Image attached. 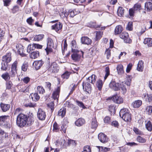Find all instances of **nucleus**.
I'll return each instance as SVG.
<instances>
[{"label":"nucleus","mask_w":152,"mask_h":152,"mask_svg":"<svg viewBox=\"0 0 152 152\" xmlns=\"http://www.w3.org/2000/svg\"><path fill=\"white\" fill-rule=\"evenodd\" d=\"M105 53L106 55L107 58H109L110 56V50L109 49H107Z\"/></svg>","instance_id":"63"},{"label":"nucleus","mask_w":152,"mask_h":152,"mask_svg":"<svg viewBox=\"0 0 152 152\" xmlns=\"http://www.w3.org/2000/svg\"><path fill=\"white\" fill-rule=\"evenodd\" d=\"M137 140L140 143H145L146 142V140L140 136H138L137 138Z\"/></svg>","instance_id":"53"},{"label":"nucleus","mask_w":152,"mask_h":152,"mask_svg":"<svg viewBox=\"0 0 152 152\" xmlns=\"http://www.w3.org/2000/svg\"><path fill=\"white\" fill-rule=\"evenodd\" d=\"M145 10L150 11L152 9V3L150 2H147L145 3Z\"/></svg>","instance_id":"31"},{"label":"nucleus","mask_w":152,"mask_h":152,"mask_svg":"<svg viewBox=\"0 0 152 152\" xmlns=\"http://www.w3.org/2000/svg\"><path fill=\"white\" fill-rule=\"evenodd\" d=\"M59 69V67L57 64L55 62L51 63V65L48 69V70L51 72L54 73L57 72Z\"/></svg>","instance_id":"5"},{"label":"nucleus","mask_w":152,"mask_h":152,"mask_svg":"<svg viewBox=\"0 0 152 152\" xmlns=\"http://www.w3.org/2000/svg\"><path fill=\"white\" fill-rule=\"evenodd\" d=\"M144 68L143 62L142 61H140L137 65V69L140 72H142Z\"/></svg>","instance_id":"23"},{"label":"nucleus","mask_w":152,"mask_h":152,"mask_svg":"<svg viewBox=\"0 0 152 152\" xmlns=\"http://www.w3.org/2000/svg\"><path fill=\"white\" fill-rule=\"evenodd\" d=\"M62 27V25L60 22H58L51 26L52 29L56 32L61 30Z\"/></svg>","instance_id":"17"},{"label":"nucleus","mask_w":152,"mask_h":152,"mask_svg":"<svg viewBox=\"0 0 152 152\" xmlns=\"http://www.w3.org/2000/svg\"><path fill=\"white\" fill-rule=\"evenodd\" d=\"M32 100L33 101H38L40 98L39 96L37 93H32L30 94Z\"/></svg>","instance_id":"25"},{"label":"nucleus","mask_w":152,"mask_h":152,"mask_svg":"<svg viewBox=\"0 0 152 152\" xmlns=\"http://www.w3.org/2000/svg\"><path fill=\"white\" fill-rule=\"evenodd\" d=\"M44 35L43 34H40L36 35L34 37L35 40L37 41L41 40L43 38Z\"/></svg>","instance_id":"47"},{"label":"nucleus","mask_w":152,"mask_h":152,"mask_svg":"<svg viewBox=\"0 0 152 152\" xmlns=\"http://www.w3.org/2000/svg\"><path fill=\"white\" fill-rule=\"evenodd\" d=\"M98 137L100 142L102 143L107 142L108 141L107 136L102 133H100L98 134Z\"/></svg>","instance_id":"14"},{"label":"nucleus","mask_w":152,"mask_h":152,"mask_svg":"<svg viewBox=\"0 0 152 152\" xmlns=\"http://www.w3.org/2000/svg\"><path fill=\"white\" fill-rule=\"evenodd\" d=\"M102 33L98 31L96 32V40L99 39L102 37Z\"/></svg>","instance_id":"46"},{"label":"nucleus","mask_w":152,"mask_h":152,"mask_svg":"<svg viewBox=\"0 0 152 152\" xmlns=\"http://www.w3.org/2000/svg\"><path fill=\"white\" fill-rule=\"evenodd\" d=\"M59 12L60 16H62L63 17H67L69 15L68 12H65V10L64 11L63 8Z\"/></svg>","instance_id":"35"},{"label":"nucleus","mask_w":152,"mask_h":152,"mask_svg":"<svg viewBox=\"0 0 152 152\" xmlns=\"http://www.w3.org/2000/svg\"><path fill=\"white\" fill-rule=\"evenodd\" d=\"M83 89L84 91L89 94L91 93L92 88L89 83L86 81L83 83Z\"/></svg>","instance_id":"9"},{"label":"nucleus","mask_w":152,"mask_h":152,"mask_svg":"<svg viewBox=\"0 0 152 152\" xmlns=\"http://www.w3.org/2000/svg\"><path fill=\"white\" fill-rule=\"evenodd\" d=\"M85 122V121L84 119L80 118L75 121V124L78 126H80L84 124Z\"/></svg>","instance_id":"21"},{"label":"nucleus","mask_w":152,"mask_h":152,"mask_svg":"<svg viewBox=\"0 0 152 152\" xmlns=\"http://www.w3.org/2000/svg\"><path fill=\"white\" fill-rule=\"evenodd\" d=\"M121 87L122 91L123 94H125L127 91V90L125 86L122 85H121Z\"/></svg>","instance_id":"61"},{"label":"nucleus","mask_w":152,"mask_h":152,"mask_svg":"<svg viewBox=\"0 0 152 152\" xmlns=\"http://www.w3.org/2000/svg\"><path fill=\"white\" fill-rule=\"evenodd\" d=\"M112 100L114 102L117 104H121L123 103L124 100L123 98L117 95H114L112 97H110L107 99Z\"/></svg>","instance_id":"6"},{"label":"nucleus","mask_w":152,"mask_h":152,"mask_svg":"<svg viewBox=\"0 0 152 152\" xmlns=\"http://www.w3.org/2000/svg\"><path fill=\"white\" fill-rule=\"evenodd\" d=\"M105 72H106V74L104 77V80H105L107 78L108 76L110 74V70L109 68L108 67H107L105 68Z\"/></svg>","instance_id":"54"},{"label":"nucleus","mask_w":152,"mask_h":152,"mask_svg":"<svg viewBox=\"0 0 152 152\" xmlns=\"http://www.w3.org/2000/svg\"><path fill=\"white\" fill-rule=\"evenodd\" d=\"M70 74L71 73L70 72L66 71L63 73L61 76L63 79H67L69 78Z\"/></svg>","instance_id":"44"},{"label":"nucleus","mask_w":152,"mask_h":152,"mask_svg":"<svg viewBox=\"0 0 152 152\" xmlns=\"http://www.w3.org/2000/svg\"><path fill=\"white\" fill-rule=\"evenodd\" d=\"M44 64V62L42 60L35 61L33 63V66L36 70L39 69Z\"/></svg>","instance_id":"13"},{"label":"nucleus","mask_w":152,"mask_h":152,"mask_svg":"<svg viewBox=\"0 0 152 152\" xmlns=\"http://www.w3.org/2000/svg\"><path fill=\"white\" fill-rule=\"evenodd\" d=\"M102 85V80H98L96 82V86L99 90H101Z\"/></svg>","instance_id":"43"},{"label":"nucleus","mask_w":152,"mask_h":152,"mask_svg":"<svg viewBox=\"0 0 152 152\" xmlns=\"http://www.w3.org/2000/svg\"><path fill=\"white\" fill-rule=\"evenodd\" d=\"M111 125L115 127H118L119 124L117 121H113L111 122Z\"/></svg>","instance_id":"58"},{"label":"nucleus","mask_w":152,"mask_h":152,"mask_svg":"<svg viewBox=\"0 0 152 152\" xmlns=\"http://www.w3.org/2000/svg\"><path fill=\"white\" fill-rule=\"evenodd\" d=\"M124 9L122 7H119L117 10V13L118 15L119 16H122L124 15Z\"/></svg>","instance_id":"39"},{"label":"nucleus","mask_w":152,"mask_h":152,"mask_svg":"<svg viewBox=\"0 0 152 152\" xmlns=\"http://www.w3.org/2000/svg\"><path fill=\"white\" fill-rule=\"evenodd\" d=\"M37 92L40 94H43L45 92V90L42 86H38L37 87Z\"/></svg>","instance_id":"42"},{"label":"nucleus","mask_w":152,"mask_h":152,"mask_svg":"<svg viewBox=\"0 0 152 152\" xmlns=\"http://www.w3.org/2000/svg\"><path fill=\"white\" fill-rule=\"evenodd\" d=\"M119 115L126 121H130L131 119V115L127 109L123 108L121 109L119 113Z\"/></svg>","instance_id":"2"},{"label":"nucleus","mask_w":152,"mask_h":152,"mask_svg":"<svg viewBox=\"0 0 152 152\" xmlns=\"http://www.w3.org/2000/svg\"><path fill=\"white\" fill-rule=\"evenodd\" d=\"M96 78V77L95 75H92L88 78L86 81L88 83L89 82L92 84H94L95 82Z\"/></svg>","instance_id":"22"},{"label":"nucleus","mask_w":152,"mask_h":152,"mask_svg":"<svg viewBox=\"0 0 152 152\" xmlns=\"http://www.w3.org/2000/svg\"><path fill=\"white\" fill-rule=\"evenodd\" d=\"M10 106L9 104H6L3 103L1 104V107L4 112H5L8 110L10 108Z\"/></svg>","instance_id":"32"},{"label":"nucleus","mask_w":152,"mask_h":152,"mask_svg":"<svg viewBox=\"0 0 152 152\" xmlns=\"http://www.w3.org/2000/svg\"><path fill=\"white\" fill-rule=\"evenodd\" d=\"M144 43L147 44L149 47L152 46V38H145L144 41Z\"/></svg>","instance_id":"26"},{"label":"nucleus","mask_w":152,"mask_h":152,"mask_svg":"<svg viewBox=\"0 0 152 152\" xmlns=\"http://www.w3.org/2000/svg\"><path fill=\"white\" fill-rule=\"evenodd\" d=\"M110 87L112 89L117 91L119 90V84L114 81H112L109 84Z\"/></svg>","instance_id":"11"},{"label":"nucleus","mask_w":152,"mask_h":152,"mask_svg":"<svg viewBox=\"0 0 152 152\" xmlns=\"http://www.w3.org/2000/svg\"><path fill=\"white\" fill-rule=\"evenodd\" d=\"M1 77L5 80H7L10 79L11 77L10 76V75H9L8 73L6 72V73L2 74L1 75Z\"/></svg>","instance_id":"38"},{"label":"nucleus","mask_w":152,"mask_h":152,"mask_svg":"<svg viewBox=\"0 0 152 152\" xmlns=\"http://www.w3.org/2000/svg\"><path fill=\"white\" fill-rule=\"evenodd\" d=\"M19 7L18 6H14L12 9V12L14 14L19 11Z\"/></svg>","instance_id":"56"},{"label":"nucleus","mask_w":152,"mask_h":152,"mask_svg":"<svg viewBox=\"0 0 152 152\" xmlns=\"http://www.w3.org/2000/svg\"><path fill=\"white\" fill-rule=\"evenodd\" d=\"M47 47L45 48L47 53L48 54L49 53L52 52V48L53 47L54 44L52 39L50 38H48L47 39Z\"/></svg>","instance_id":"3"},{"label":"nucleus","mask_w":152,"mask_h":152,"mask_svg":"<svg viewBox=\"0 0 152 152\" xmlns=\"http://www.w3.org/2000/svg\"><path fill=\"white\" fill-rule=\"evenodd\" d=\"M146 113L149 115H151L152 113V106L151 105L147 106L145 108Z\"/></svg>","instance_id":"41"},{"label":"nucleus","mask_w":152,"mask_h":152,"mask_svg":"<svg viewBox=\"0 0 152 152\" xmlns=\"http://www.w3.org/2000/svg\"><path fill=\"white\" fill-rule=\"evenodd\" d=\"M133 131L137 134H140L142 133V132L136 128H133Z\"/></svg>","instance_id":"64"},{"label":"nucleus","mask_w":152,"mask_h":152,"mask_svg":"<svg viewBox=\"0 0 152 152\" xmlns=\"http://www.w3.org/2000/svg\"><path fill=\"white\" fill-rule=\"evenodd\" d=\"M132 63H129L127 65L126 70V72L129 73L130 71L132 69Z\"/></svg>","instance_id":"59"},{"label":"nucleus","mask_w":152,"mask_h":152,"mask_svg":"<svg viewBox=\"0 0 152 152\" xmlns=\"http://www.w3.org/2000/svg\"><path fill=\"white\" fill-rule=\"evenodd\" d=\"M133 9L135 11H140L141 9V5L137 3L135 4L134 6Z\"/></svg>","instance_id":"37"},{"label":"nucleus","mask_w":152,"mask_h":152,"mask_svg":"<svg viewBox=\"0 0 152 152\" xmlns=\"http://www.w3.org/2000/svg\"><path fill=\"white\" fill-rule=\"evenodd\" d=\"M77 52H74L71 55L72 59L75 62L79 61L81 58V56L77 54Z\"/></svg>","instance_id":"20"},{"label":"nucleus","mask_w":152,"mask_h":152,"mask_svg":"<svg viewBox=\"0 0 152 152\" xmlns=\"http://www.w3.org/2000/svg\"><path fill=\"white\" fill-rule=\"evenodd\" d=\"M53 126V131L57 132L59 131V126L55 122L54 123Z\"/></svg>","instance_id":"49"},{"label":"nucleus","mask_w":152,"mask_h":152,"mask_svg":"<svg viewBox=\"0 0 152 152\" xmlns=\"http://www.w3.org/2000/svg\"><path fill=\"white\" fill-rule=\"evenodd\" d=\"M72 51L73 52H78L77 48L76 41L75 40L72 41L71 42Z\"/></svg>","instance_id":"28"},{"label":"nucleus","mask_w":152,"mask_h":152,"mask_svg":"<svg viewBox=\"0 0 152 152\" xmlns=\"http://www.w3.org/2000/svg\"><path fill=\"white\" fill-rule=\"evenodd\" d=\"M76 104L80 107L82 108L83 109H85L86 107L85 106L83 103L81 102H80L78 100H76L75 101Z\"/></svg>","instance_id":"51"},{"label":"nucleus","mask_w":152,"mask_h":152,"mask_svg":"<svg viewBox=\"0 0 152 152\" xmlns=\"http://www.w3.org/2000/svg\"><path fill=\"white\" fill-rule=\"evenodd\" d=\"M12 85L11 81H8L7 83V88L8 89H10Z\"/></svg>","instance_id":"62"},{"label":"nucleus","mask_w":152,"mask_h":152,"mask_svg":"<svg viewBox=\"0 0 152 152\" xmlns=\"http://www.w3.org/2000/svg\"><path fill=\"white\" fill-rule=\"evenodd\" d=\"M60 91V88L58 87L57 88L55 89V91L53 92L52 97L54 100L55 101V102L58 103V98L59 97V94Z\"/></svg>","instance_id":"7"},{"label":"nucleus","mask_w":152,"mask_h":152,"mask_svg":"<svg viewBox=\"0 0 152 152\" xmlns=\"http://www.w3.org/2000/svg\"><path fill=\"white\" fill-rule=\"evenodd\" d=\"M142 104V101L140 100H136L132 103L133 107L135 108L139 107Z\"/></svg>","instance_id":"24"},{"label":"nucleus","mask_w":152,"mask_h":152,"mask_svg":"<svg viewBox=\"0 0 152 152\" xmlns=\"http://www.w3.org/2000/svg\"><path fill=\"white\" fill-rule=\"evenodd\" d=\"M145 126L148 131H151L152 130V122L150 121H147L145 124Z\"/></svg>","instance_id":"36"},{"label":"nucleus","mask_w":152,"mask_h":152,"mask_svg":"<svg viewBox=\"0 0 152 152\" xmlns=\"http://www.w3.org/2000/svg\"><path fill=\"white\" fill-rule=\"evenodd\" d=\"M28 68V63L26 62L24 63L21 66L22 70L24 72H26L27 71Z\"/></svg>","instance_id":"48"},{"label":"nucleus","mask_w":152,"mask_h":152,"mask_svg":"<svg viewBox=\"0 0 152 152\" xmlns=\"http://www.w3.org/2000/svg\"><path fill=\"white\" fill-rule=\"evenodd\" d=\"M23 81L25 83H27L30 81V78L28 77H26L22 79Z\"/></svg>","instance_id":"60"},{"label":"nucleus","mask_w":152,"mask_h":152,"mask_svg":"<svg viewBox=\"0 0 152 152\" xmlns=\"http://www.w3.org/2000/svg\"><path fill=\"white\" fill-rule=\"evenodd\" d=\"M32 121V119L30 118L22 113H20L17 116L16 119V124L19 127H23L27 125L30 126Z\"/></svg>","instance_id":"1"},{"label":"nucleus","mask_w":152,"mask_h":152,"mask_svg":"<svg viewBox=\"0 0 152 152\" xmlns=\"http://www.w3.org/2000/svg\"><path fill=\"white\" fill-rule=\"evenodd\" d=\"M81 42L82 44L89 45L92 43V40L86 37H83L81 39Z\"/></svg>","instance_id":"15"},{"label":"nucleus","mask_w":152,"mask_h":152,"mask_svg":"<svg viewBox=\"0 0 152 152\" xmlns=\"http://www.w3.org/2000/svg\"><path fill=\"white\" fill-rule=\"evenodd\" d=\"M109 110L111 113H115V112L116 107L114 105H111L109 107Z\"/></svg>","instance_id":"52"},{"label":"nucleus","mask_w":152,"mask_h":152,"mask_svg":"<svg viewBox=\"0 0 152 152\" xmlns=\"http://www.w3.org/2000/svg\"><path fill=\"white\" fill-rule=\"evenodd\" d=\"M147 98L146 99V101L149 102L152 101V94H147Z\"/></svg>","instance_id":"55"},{"label":"nucleus","mask_w":152,"mask_h":152,"mask_svg":"<svg viewBox=\"0 0 152 152\" xmlns=\"http://www.w3.org/2000/svg\"><path fill=\"white\" fill-rule=\"evenodd\" d=\"M35 49L34 44H30L28 45L27 48V52L28 53H30L31 50H33Z\"/></svg>","instance_id":"40"},{"label":"nucleus","mask_w":152,"mask_h":152,"mask_svg":"<svg viewBox=\"0 0 152 152\" xmlns=\"http://www.w3.org/2000/svg\"><path fill=\"white\" fill-rule=\"evenodd\" d=\"M37 115L39 119L42 121L45 119L46 116L45 112L41 109H39Z\"/></svg>","instance_id":"12"},{"label":"nucleus","mask_w":152,"mask_h":152,"mask_svg":"<svg viewBox=\"0 0 152 152\" xmlns=\"http://www.w3.org/2000/svg\"><path fill=\"white\" fill-rule=\"evenodd\" d=\"M117 70L118 74L119 75H122L124 73L123 66L121 64H120L117 66Z\"/></svg>","instance_id":"30"},{"label":"nucleus","mask_w":152,"mask_h":152,"mask_svg":"<svg viewBox=\"0 0 152 152\" xmlns=\"http://www.w3.org/2000/svg\"><path fill=\"white\" fill-rule=\"evenodd\" d=\"M18 65V62L15 61L12 65L11 71L10 74L11 77H15L17 74V67Z\"/></svg>","instance_id":"4"},{"label":"nucleus","mask_w":152,"mask_h":152,"mask_svg":"<svg viewBox=\"0 0 152 152\" xmlns=\"http://www.w3.org/2000/svg\"><path fill=\"white\" fill-rule=\"evenodd\" d=\"M120 37L123 39L124 42L126 43H130L131 42V40L128 38V34L126 32H123L120 35Z\"/></svg>","instance_id":"8"},{"label":"nucleus","mask_w":152,"mask_h":152,"mask_svg":"<svg viewBox=\"0 0 152 152\" xmlns=\"http://www.w3.org/2000/svg\"><path fill=\"white\" fill-rule=\"evenodd\" d=\"M39 54L38 51L33 52L30 54V58L32 59H35L39 56Z\"/></svg>","instance_id":"34"},{"label":"nucleus","mask_w":152,"mask_h":152,"mask_svg":"<svg viewBox=\"0 0 152 152\" xmlns=\"http://www.w3.org/2000/svg\"><path fill=\"white\" fill-rule=\"evenodd\" d=\"M54 101H52L47 104L48 106L50 108L52 112L53 111L54 109Z\"/></svg>","instance_id":"50"},{"label":"nucleus","mask_w":152,"mask_h":152,"mask_svg":"<svg viewBox=\"0 0 152 152\" xmlns=\"http://www.w3.org/2000/svg\"><path fill=\"white\" fill-rule=\"evenodd\" d=\"M123 28L122 27L121 25L117 26L115 30V35L119 34L123 31Z\"/></svg>","instance_id":"27"},{"label":"nucleus","mask_w":152,"mask_h":152,"mask_svg":"<svg viewBox=\"0 0 152 152\" xmlns=\"http://www.w3.org/2000/svg\"><path fill=\"white\" fill-rule=\"evenodd\" d=\"M11 53H9L4 56L3 57L2 61L7 63L10 62L11 60Z\"/></svg>","instance_id":"19"},{"label":"nucleus","mask_w":152,"mask_h":152,"mask_svg":"<svg viewBox=\"0 0 152 152\" xmlns=\"http://www.w3.org/2000/svg\"><path fill=\"white\" fill-rule=\"evenodd\" d=\"M66 113V108L63 107L61 109L58 111V115L61 116L62 118L64 117Z\"/></svg>","instance_id":"29"},{"label":"nucleus","mask_w":152,"mask_h":152,"mask_svg":"<svg viewBox=\"0 0 152 152\" xmlns=\"http://www.w3.org/2000/svg\"><path fill=\"white\" fill-rule=\"evenodd\" d=\"M97 126L96 120V118H94L93 119L91 123V128L92 129H95Z\"/></svg>","instance_id":"33"},{"label":"nucleus","mask_w":152,"mask_h":152,"mask_svg":"<svg viewBox=\"0 0 152 152\" xmlns=\"http://www.w3.org/2000/svg\"><path fill=\"white\" fill-rule=\"evenodd\" d=\"M9 117L8 115L2 116L0 117V125L2 126H5L7 120Z\"/></svg>","instance_id":"18"},{"label":"nucleus","mask_w":152,"mask_h":152,"mask_svg":"<svg viewBox=\"0 0 152 152\" xmlns=\"http://www.w3.org/2000/svg\"><path fill=\"white\" fill-rule=\"evenodd\" d=\"M81 152H91L90 146L88 145L84 146L83 148V151Z\"/></svg>","instance_id":"45"},{"label":"nucleus","mask_w":152,"mask_h":152,"mask_svg":"<svg viewBox=\"0 0 152 152\" xmlns=\"http://www.w3.org/2000/svg\"><path fill=\"white\" fill-rule=\"evenodd\" d=\"M132 22H129L127 25L126 27L127 30L131 31L132 30Z\"/></svg>","instance_id":"57"},{"label":"nucleus","mask_w":152,"mask_h":152,"mask_svg":"<svg viewBox=\"0 0 152 152\" xmlns=\"http://www.w3.org/2000/svg\"><path fill=\"white\" fill-rule=\"evenodd\" d=\"M56 144L62 148H66L67 146V144L65 140L62 139L58 140L56 141Z\"/></svg>","instance_id":"10"},{"label":"nucleus","mask_w":152,"mask_h":152,"mask_svg":"<svg viewBox=\"0 0 152 152\" xmlns=\"http://www.w3.org/2000/svg\"><path fill=\"white\" fill-rule=\"evenodd\" d=\"M16 48L18 50V53L22 56H24L26 55L23 52V47L21 44L17 45Z\"/></svg>","instance_id":"16"}]
</instances>
